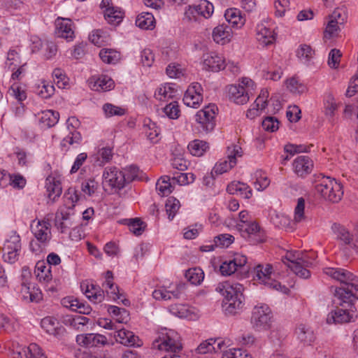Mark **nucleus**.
<instances>
[{
	"instance_id": "774afa93",
	"label": "nucleus",
	"mask_w": 358,
	"mask_h": 358,
	"mask_svg": "<svg viewBox=\"0 0 358 358\" xmlns=\"http://www.w3.org/2000/svg\"><path fill=\"white\" fill-rule=\"evenodd\" d=\"M96 85H98L101 90L107 91L110 90L113 87L114 82L110 78L106 76H102L96 80Z\"/></svg>"
},
{
	"instance_id": "680f3d73",
	"label": "nucleus",
	"mask_w": 358,
	"mask_h": 358,
	"mask_svg": "<svg viewBox=\"0 0 358 358\" xmlns=\"http://www.w3.org/2000/svg\"><path fill=\"white\" fill-rule=\"evenodd\" d=\"M262 125L264 130L273 132L278 129L279 122L277 118L268 116L262 121Z\"/></svg>"
},
{
	"instance_id": "e2e57ef3",
	"label": "nucleus",
	"mask_w": 358,
	"mask_h": 358,
	"mask_svg": "<svg viewBox=\"0 0 358 358\" xmlns=\"http://www.w3.org/2000/svg\"><path fill=\"white\" fill-rule=\"evenodd\" d=\"M54 81L59 88H65L67 85V80L65 74L60 69H55L52 72Z\"/></svg>"
},
{
	"instance_id": "0eeeda50",
	"label": "nucleus",
	"mask_w": 358,
	"mask_h": 358,
	"mask_svg": "<svg viewBox=\"0 0 358 358\" xmlns=\"http://www.w3.org/2000/svg\"><path fill=\"white\" fill-rule=\"evenodd\" d=\"M255 271L256 273V278L259 280V283H262L269 288L280 291L285 294H287L289 292V289L287 287L281 285L279 282L272 278L271 275L273 269L271 264H258L255 268Z\"/></svg>"
},
{
	"instance_id": "c03bdc74",
	"label": "nucleus",
	"mask_w": 358,
	"mask_h": 358,
	"mask_svg": "<svg viewBox=\"0 0 358 358\" xmlns=\"http://www.w3.org/2000/svg\"><path fill=\"white\" fill-rule=\"evenodd\" d=\"M101 60L107 64H115L120 58V54L113 49H102L99 52Z\"/></svg>"
},
{
	"instance_id": "f3484780",
	"label": "nucleus",
	"mask_w": 358,
	"mask_h": 358,
	"mask_svg": "<svg viewBox=\"0 0 358 358\" xmlns=\"http://www.w3.org/2000/svg\"><path fill=\"white\" fill-rule=\"evenodd\" d=\"M80 123L76 117H71L66 120L67 128L69 130V135L64 138L61 142V146L66 147L68 145L74 143L79 144L81 141L80 134L76 131Z\"/></svg>"
},
{
	"instance_id": "e433bc0d",
	"label": "nucleus",
	"mask_w": 358,
	"mask_h": 358,
	"mask_svg": "<svg viewBox=\"0 0 358 358\" xmlns=\"http://www.w3.org/2000/svg\"><path fill=\"white\" fill-rule=\"evenodd\" d=\"M295 334L297 338L304 344L310 343L315 338L313 331L309 327L303 324L298 326Z\"/></svg>"
},
{
	"instance_id": "9d476101",
	"label": "nucleus",
	"mask_w": 358,
	"mask_h": 358,
	"mask_svg": "<svg viewBox=\"0 0 358 358\" xmlns=\"http://www.w3.org/2000/svg\"><path fill=\"white\" fill-rule=\"evenodd\" d=\"M356 291H358V285L357 282H352L344 287L336 288L334 296L339 301L338 303L341 306L356 310L354 305V301L357 298Z\"/></svg>"
},
{
	"instance_id": "f257e3e1",
	"label": "nucleus",
	"mask_w": 358,
	"mask_h": 358,
	"mask_svg": "<svg viewBox=\"0 0 358 358\" xmlns=\"http://www.w3.org/2000/svg\"><path fill=\"white\" fill-rule=\"evenodd\" d=\"M215 290L224 296L222 307L227 314L234 315L242 309L244 301L243 285L224 282L218 284Z\"/></svg>"
},
{
	"instance_id": "79ce46f5",
	"label": "nucleus",
	"mask_w": 358,
	"mask_h": 358,
	"mask_svg": "<svg viewBox=\"0 0 358 358\" xmlns=\"http://www.w3.org/2000/svg\"><path fill=\"white\" fill-rule=\"evenodd\" d=\"M59 119V114L58 112L48 110L42 112L40 122L48 127H52L58 122Z\"/></svg>"
},
{
	"instance_id": "de8ad7c7",
	"label": "nucleus",
	"mask_w": 358,
	"mask_h": 358,
	"mask_svg": "<svg viewBox=\"0 0 358 358\" xmlns=\"http://www.w3.org/2000/svg\"><path fill=\"white\" fill-rule=\"evenodd\" d=\"M97 189V183L93 179H88L84 180L81 184V194L82 196H91L96 193Z\"/></svg>"
},
{
	"instance_id": "412c9836",
	"label": "nucleus",
	"mask_w": 358,
	"mask_h": 358,
	"mask_svg": "<svg viewBox=\"0 0 358 358\" xmlns=\"http://www.w3.org/2000/svg\"><path fill=\"white\" fill-rule=\"evenodd\" d=\"M326 275L335 279L341 283L346 285L352 282H357L358 277L353 275L352 273L341 268H326L324 269Z\"/></svg>"
},
{
	"instance_id": "4d7b16f0",
	"label": "nucleus",
	"mask_w": 358,
	"mask_h": 358,
	"mask_svg": "<svg viewBox=\"0 0 358 358\" xmlns=\"http://www.w3.org/2000/svg\"><path fill=\"white\" fill-rule=\"evenodd\" d=\"M106 34L100 29H96L92 31L90 35V41L95 45L101 46L106 41Z\"/></svg>"
},
{
	"instance_id": "423d86ee",
	"label": "nucleus",
	"mask_w": 358,
	"mask_h": 358,
	"mask_svg": "<svg viewBox=\"0 0 358 358\" xmlns=\"http://www.w3.org/2000/svg\"><path fill=\"white\" fill-rule=\"evenodd\" d=\"M272 312L266 304H259L255 306L251 317V324L256 331H267L271 327L273 322Z\"/></svg>"
},
{
	"instance_id": "6ab92c4d",
	"label": "nucleus",
	"mask_w": 358,
	"mask_h": 358,
	"mask_svg": "<svg viewBox=\"0 0 358 358\" xmlns=\"http://www.w3.org/2000/svg\"><path fill=\"white\" fill-rule=\"evenodd\" d=\"M331 229L333 233L336 235L337 239L341 241L345 245L355 248H358V241L344 226L334 222L332 224Z\"/></svg>"
},
{
	"instance_id": "a19ab883",
	"label": "nucleus",
	"mask_w": 358,
	"mask_h": 358,
	"mask_svg": "<svg viewBox=\"0 0 358 358\" xmlns=\"http://www.w3.org/2000/svg\"><path fill=\"white\" fill-rule=\"evenodd\" d=\"M168 176H162L156 182V190L159 195L168 196L171 193L173 186Z\"/></svg>"
},
{
	"instance_id": "72a5a7b5",
	"label": "nucleus",
	"mask_w": 358,
	"mask_h": 358,
	"mask_svg": "<svg viewBox=\"0 0 358 358\" xmlns=\"http://www.w3.org/2000/svg\"><path fill=\"white\" fill-rule=\"evenodd\" d=\"M287 196L296 201H306L310 200L309 195L306 189L299 185H292L286 190Z\"/></svg>"
},
{
	"instance_id": "13d9d810",
	"label": "nucleus",
	"mask_w": 358,
	"mask_h": 358,
	"mask_svg": "<svg viewBox=\"0 0 358 358\" xmlns=\"http://www.w3.org/2000/svg\"><path fill=\"white\" fill-rule=\"evenodd\" d=\"M287 85L289 90L294 94H302L306 90V87L294 78L287 80Z\"/></svg>"
},
{
	"instance_id": "393cba45",
	"label": "nucleus",
	"mask_w": 358,
	"mask_h": 358,
	"mask_svg": "<svg viewBox=\"0 0 358 358\" xmlns=\"http://www.w3.org/2000/svg\"><path fill=\"white\" fill-rule=\"evenodd\" d=\"M313 167V162L308 156H299L293 162L294 171L299 177L303 178L310 173Z\"/></svg>"
},
{
	"instance_id": "5fc2aeb1",
	"label": "nucleus",
	"mask_w": 358,
	"mask_h": 358,
	"mask_svg": "<svg viewBox=\"0 0 358 358\" xmlns=\"http://www.w3.org/2000/svg\"><path fill=\"white\" fill-rule=\"evenodd\" d=\"M313 54L314 50L310 45L306 44L301 45L296 52L298 58L304 63L308 62L313 57Z\"/></svg>"
},
{
	"instance_id": "09e8293b",
	"label": "nucleus",
	"mask_w": 358,
	"mask_h": 358,
	"mask_svg": "<svg viewBox=\"0 0 358 358\" xmlns=\"http://www.w3.org/2000/svg\"><path fill=\"white\" fill-rule=\"evenodd\" d=\"M176 90H175L170 85H166L159 87L157 92L155 93V96L160 101H166L169 99H172L176 96Z\"/></svg>"
},
{
	"instance_id": "864d4df0",
	"label": "nucleus",
	"mask_w": 358,
	"mask_h": 358,
	"mask_svg": "<svg viewBox=\"0 0 358 358\" xmlns=\"http://www.w3.org/2000/svg\"><path fill=\"white\" fill-rule=\"evenodd\" d=\"M102 108L106 117H110L114 115L122 116L125 114L124 108L109 103H105Z\"/></svg>"
},
{
	"instance_id": "c756f323",
	"label": "nucleus",
	"mask_w": 358,
	"mask_h": 358,
	"mask_svg": "<svg viewBox=\"0 0 358 358\" xmlns=\"http://www.w3.org/2000/svg\"><path fill=\"white\" fill-rule=\"evenodd\" d=\"M16 358H48L42 349L36 343H31L17 352Z\"/></svg>"
},
{
	"instance_id": "f03ea898",
	"label": "nucleus",
	"mask_w": 358,
	"mask_h": 358,
	"mask_svg": "<svg viewBox=\"0 0 358 358\" xmlns=\"http://www.w3.org/2000/svg\"><path fill=\"white\" fill-rule=\"evenodd\" d=\"M314 257L302 251H287L282 257L285 265L291 269L297 276L306 279L310 276L308 268L313 262Z\"/></svg>"
},
{
	"instance_id": "bf43d9fd",
	"label": "nucleus",
	"mask_w": 358,
	"mask_h": 358,
	"mask_svg": "<svg viewBox=\"0 0 358 358\" xmlns=\"http://www.w3.org/2000/svg\"><path fill=\"white\" fill-rule=\"evenodd\" d=\"M2 251L4 262L13 264L17 261L20 251H14L8 247H3Z\"/></svg>"
},
{
	"instance_id": "49530a36",
	"label": "nucleus",
	"mask_w": 358,
	"mask_h": 358,
	"mask_svg": "<svg viewBox=\"0 0 358 358\" xmlns=\"http://www.w3.org/2000/svg\"><path fill=\"white\" fill-rule=\"evenodd\" d=\"M344 21V19L341 21L329 20L324 33V38H331L337 36L340 31L339 24H343Z\"/></svg>"
},
{
	"instance_id": "58836bf2",
	"label": "nucleus",
	"mask_w": 358,
	"mask_h": 358,
	"mask_svg": "<svg viewBox=\"0 0 358 358\" xmlns=\"http://www.w3.org/2000/svg\"><path fill=\"white\" fill-rule=\"evenodd\" d=\"M155 24V20L153 15L148 12L142 13L136 20V26L143 29H152L154 28Z\"/></svg>"
},
{
	"instance_id": "8fccbe9b",
	"label": "nucleus",
	"mask_w": 358,
	"mask_h": 358,
	"mask_svg": "<svg viewBox=\"0 0 358 358\" xmlns=\"http://www.w3.org/2000/svg\"><path fill=\"white\" fill-rule=\"evenodd\" d=\"M108 312L117 317L116 322L118 323L127 322L129 313L125 308H121L115 306H110L108 308Z\"/></svg>"
},
{
	"instance_id": "2eb2a0df",
	"label": "nucleus",
	"mask_w": 358,
	"mask_h": 358,
	"mask_svg": "<svg viewBox=\"0 0 358 358\" xmlns=\"http://www.w3.org/2000/svg\"><path fill=\"white\" fill-rule=\"evenodd\" d=\"M213 11L214 6L212 3L207 0H201L198 5L189 6L185 10V15L189 20L194 18L196 15L208 18L212 15Z\"/></svg>"
},
{
	"instance_id": "338daca9",
	"label": "nucleus",
	"mask_w": 358,
	"mask_h": 358,
	"mask_svg": "<svg viewBox=\"0 0 358 358\" xmlns=\"http://www.w3.org/2000/svg\"><path fill=\"white\" fill-rule=\"evenodd\" d=\"M234 241V237L228 234H220L215 238V243L217 246L228 247Z\"/></svg>"
},
{
	"instance_id": "bb28decb",
	"label": "nucleus",
	"mask_w": 358,
	"mask_h": 358,
	"mask_svg": "<svg viewBox=\"0 0 358 358\" xmlns=\"http://www.w3.org/2000/svg\"><path fill=\"white\" fill-rule=\"evenodd\" d=\"M77 342L87 347H97L99 345H105L108 343L105 336L99 334H87L77 336Z\"/></svg>"
},
{
	"instance_id": "3c124183",
	"label": "nucleus",
	"mask_w": 358,
	"mask_h": 358,
	"mask_svg": "<svg viewBox=\"0 0 358 358\" xmlns=\"http://www.w3.org/2000/svg\"><path fill=\"white\" fill-rule=\"evenodd\" d=\"M202 100V94H192L189 92H185L182 99L186 106L192 108H197Z\"/></svg>"
},
{
	"instance_id": "7ed1b4c3",
	"label": "nucleus",
	"mask_w": 358,
	"mask_h": 358,
	"mask_svg": "<svg viewBox=\"0 0 358 358\" xmlns=\"http://www.w3.org/2000/svg\"><path fill=\"white\" fill-rule=\"evenodd\" d=\"M179 338L178 334L173 331L162 332L153 341L152 348L168 353L162 358H181L179 354L182 347Z\"/></svg>"
},
{
	"instance_id": "cd10ccee",
	"label": "nucleus",
	"mask_w": 358,
	"mask_h": 358,
	"mask_svg": "<svg viewBox=\"0 0 358 358\" xmlns=\"http://www.w3.org/2000/svg\"><path fill=\"white\" fill-rule=\"evenodd\" d=\"M256 31L257 39L263 45L267 46L274 43L275 36L273 31L263 22L257 24Z\"/></svg>"
},
{
	"instance_id": "473e14b6",
	"label": "nucleus",
	"mask_w": 358,
	"mask_h": 358,
	"mask_svg": "<svg viewBox=\"0 0 358 358\" xmlns=\"http://www.w3.org/2000/svg\"><path fill=\"white\" fill-rule=\"evenodd\" d=\"M41 325L48 334L55 336L59 335L63 330L57 320L52 317H46L42 319Z\"/></svg>"
},
{
	"instance_id": "1a4fd4ad",
	"label": "nucleus",
	"mask_w": 358,
	"mask_h": 358,
	"mask_svg": "<svg viewBox=\"0 0 358 358\" xmlns=\"http://www.w3.org/2000/svg\"><path fill=\"white\" fill-rule=\"evenodd\" d=\"M71 205L64 204L57 211L55 218V226L62 234H65L73 226V207Z\"/></svg>"
},
{
	"instance_id": "9b49d317",
	"label": "nucleus",
	"mask_w": 358,
	"mask_h": 358,
	"mask_svg": "<svg viewBox=\"0 0 358 358\" xmlns=\"http://www.w3.org/2000/svg\"><path fill=\"white\" fill-rule=\"evenodd\" d=\"M217 110L215 104H210L202 110H199L196 115V122L200 125L203 131L209 133L215 126V111Z\"/></svg>"
},
{
	"instance_id": "6e6552de",
	"label": "nucleus",
	"mask_w": 358,
	"mask_h": 358,
	"mask_svg": "<svg viewBox=\"0 0 358 358\" xmlns=\"http://www.w3.org/2000/svg\"><path fill=\"white\" fill-rule=\"evenodd\" d=\"M236 227L241 237L250 244L256 245L262 243L265 240L264 230L255 221L245 224H237Z\"/></svg>"
},
{
	"instance_id": "0e129e2a",
	"label": "nucleus",
	"mask_w": 358,
	"mask_h": 358,
	"mask_svg": "<svg viewBox=\"0 0 358 358\" xmlns=\"http://www.w3.org/2000/svg\"><path fill=\"white\" fill-rule=\"evenodd\" d=\"M342 56L341 51L338 49H332L328 58V64L331 68L337 69L340 62V59Z\"/></svg>"
},
{
	"instance_id": "4c0bfd02",
	"label": "nucleus",
	"mask_w": 358,
	"mask_h": 358,
	"mask_svg": "<svg viewBox=\"0 0 358 358\" xmlns=\"http://www.w3.org/2000/svg\"><path fill=\"white\" fill-rule=\"evenodd\" d=\"M187 148L192 155L201 157L209 149V146L207 142L196 139L189 143Z\"/></svg>"
},
{
	"instance_id": "c85d7f7f",
	"label": "nucleus",
	"mask_w": 358,
	"mask_h": 358,
	"mask_svg": "<svg viewBox=\"0 0 358 358\" xmlns=\"http://www.w3.org/2000/svg\"><path fill=\"white\" fill-rule=\"evenodd\" d=\"M231 28L228 25L222 24L213 29V38L217 43L225 44L231 41Z\"/></svg>"
},
{
	"instance_id": "5701e85b",
	"label": "nucleus",
	"mask_w": 358,
	"mask_h": 358,
	"mask_svg": "<svg viewBox=\"0 0 358 358\" xmlns=\"http://www.w3.org/2000/svg\"><path fill=\"white\" fill-rule=\"evenodd\" d=\"M55 34L58 37L72 40L74 31L72 29V21L69 18L58 17L55 21Z\"/></svg>"
},
{
	"instance_id": "a878e982",
	"label": "nucleus",
	"mask_w": 358,
	"mask_h": 358,
	"mask_svg": "<svg viewBox=\"0 0 358 358\" xmlns=\"http://www.w3.org/2000/svg\"><path fill=\"white\" fill-rule=\"evenodd\" d=\"M229 96L231 100L237 104H245L249 100L248 90L241 85H232L229 87Z\"/></svg>"
},
{
	"instance_id": "052dcab7",
	"label": "nucleus",
	"mask_w": 358,
	"mask_h": 358,
	"mask_svg": "<svg viewBox=\"0 0 358 358\" xmlns=\"http://www.w3.org/2000/svg\"><path fill=\"white\" fill-rule=\"evenodd\" d=\"M164 113L170 119H177L179 117L180 110L176 101H173L163 108Z\"/></svg>"
},
{
	"instance_id": "6e6d98bb",
	"label": "nucleus",
	"mask_w": 358,
	"mask_h": 358,
	"mask_svg": "<svg viewBox=\"0 0 358 358\" xmlns=\"http://www.w3.org/2000/svg\"><path fill=\"white\" fill-rule=\"evenodd\" d=\"M236 164V161L234 160V156H231V159H229V161L224 160L215 164L213 171L217 174H222L233 168Z\"/></svg>"
},
{
	"instance_id": "20e7f679",
	"label": "nucleus",
	"mask_w": 358,
	"mask_h": 358,
	"mask_svg": "<svg viewBox=\"0 0 358 358\" xmlns=\"http://www.w3.org/2000/svg\"><path fill=\"white\" fill-rule=\"evenodd\" d=\"M103 178L105 182L115 189V192H117L120 198L129 199L134 197L135 191L128 186L126 176L123 171L118 170L116 167L106 169L103 173Z\"/></svg>"
},
{
	"instance_id": "aec40b11",
	"label": "nucleus",
	"mask_w": 358,
	"mask_h": 358,
	"mask_svg": "<svg viewBox=\"0 0 358 358\" xmlns=\"http://www.w3.org/2000/svg\"><path fill=\"white\" fill-rule=\"evenodd\" d=\"M114 336L120 343L129 347H141L143 342L134 332L126 329H120L115 331Z\"/></svg>"
},
{
	"instance_id": "a18cd8bd",
	"label": "nucleus",
	"mask_w": 358,
	"mask_h": 358,
	"mask_svg": "<svg viewBox=\"0 0 358 358\" xmlns=\"http://www.w3.org/2000/svg\"><path fill=\"white\" fill-rule=\"evenodd\" d=\"M185 278L193 285H199L203 280L204 273L198 268L188 269L185 273Z\"/></svg>"
},
{
	"instance_id": "f8f14e48",
	"label": "nucleus",
	"mask_w": 358,
	"mask_h": 358,
	"mask_svg": "<svg viewBox=\"0 0 358 358\" xmlns=\"http://www.w3.org/2000/svg\"><path fill=\"white\" fill-rule=\"evenodd\" d=\"M247 263V257L242 255H236L232 259L225 261L220 266V271L222 275H231L236 272L246 271L245 266Z\"/></svg>"
},
{
	"instance_id": "b1692460",
	"label": "nucleus",
	"mask_w": 358,
	"mask_h": 358,
	"mask_svg": "<svg viewBox=\"0 0 358 358\" xmlns=\"http://www.w3.org/2000/svg\"><path fill=\"white\" fill-rule=\"evenodd\" d=\"M20 293L22 300L27 303H38L42 299L41 290L34 286L31 287L27 283L21 284Z\"/></svg>"
},
{
	"instance_id": "39448f33",
	"label": "nucleus",
	"mask_w": 358,
	"mask_h": 358,
	"mask_svg": "<svg viewBox=\"0 0 358 358\" xmlns=\"http://www.w3.org/2000/svg\"><path fill=\"white\" fill-rule=\"evenodd\" d=\"M318 183L315 185L316 192L326 201H339L343 192L341 183L330 177L318 176Z\"/></svg>"
},
{
	"instance_id": "dca6fc26",
	"label": "nucleus",
	"mask_w": 358,
	"mask_h": 358,
	"mask_svg": "<svg viewBox=\"0 0 358 358\" xmlns=\"http://www.w3.org/2000/svg\"><path fill=\"white\" fill-rule=\"evenodd\" d=\"M35 221L31 224V231L36 240L41 243H47L51 239L50 224L48 221Z\"/></svg>"
},
{
	"instance_id": "4be33fe9",
	"label": "nucleus",
	"mask_w": 358,
	"mask_h": 358,
	"mask_svg": "<svg viewBox=\"0 0 358 358\" xmlns=\"http://www.w3.org/2000/svg\"><path fill=\"white\" fill-rule=\"evenodd\" d=\"M203 66L207 71H219L224 69L227 64L221 56L215 52H210L203 55Z\"/></svg>"
},
{
	"instance_id": "7c9ffc66",
	"label": "nucleus",
	"mask_w": 358,
	"mask_h": 358,
	"mask_svg": "<svg viewBox=\"0 0 358 358\" xmlns=\"http://www.w3.org/2000/svg\"><path fill=\"white\" fill-rule=\"evenodd\" d=\"M45 187L49 199L55 201L62 194V188L59 180L48 177L45 180Z\"/></svg>"
},
{
	"instance_id": "c9c22d12",
	"label": "nucleus",
	"mask_w": 358,
	"mask_h": 358,
	"mask_svg": "<svg viewBox=\"0 0 358 358\" xmlns=\"http://www.w3.org/2000/svg\"><path fill=\"white\" fill-rule=\"evenodd\" d=\"M170 313L180 318L193 319V310L185 304H174L169 307Z\"/></svg>"
},
{
	"instance_id": "f704fd0d",
	"label": "nucleus",
	"mask_w": 358,
	"mask_h": 358,
	"mask_svg": "<svg viewBox=\"0 0 358 358\" xmlns=\"http://www.w3.org/2000/svg\"><path fill=\"white\" fill-rule=\"evenodd\" d=\"M90 319L87 317L76 315H66L64 319V323L66 325H69L73 328L83 331L85 326L88 324Z\"/></svg>"
},
{
	"instance_id": "2f4dec72",
	"label": "nucleus",
	"mask_w": 358,
	"mask_h": 358,
	"mask_svg": "<svg viewBox=\"0 0 358 358\" xmlns=\"http://www.w3.org/2000/svg\"><path fill=\"white\" fill-rule=\"evenodd\" d=\"M81 289L86 296L95 303L101 302L104 299L103 291L93 284H82Z\"/></svg>"
},
{
	"instance_id": "ea45409f",
	"label": "nucleus",
	"mask_w": 358,
	"mask_h": 358,
	"mask_svg": "<svg viewBox=\"0 0 358 358\" xmlns=\"http://www.w3.org/2000/svg\"><path fill=\"white\" fill-rule=\"evenodd\" d=\"M124 224H127L130 231L136 236L141 235L146 227V224L138 217L126 219L124 220Z\"/></svg>"
},
{
	"instance_id": "ddd939ff",
	"label": "nucleus",
	"mask_w": 358,
	"mask_h": 358,
	"mask_svg": "<svg viewBox=\"0 0 358 358\" xmlns=\"http://www.w3.org/2000/svg\"><path fill=\"white\" fill-rule=\"evenodd\" d=\"M185 284L179 283L173 287L172 284L169 286L163 285L159 289L154 290L152 296L157 300H170L172 298L178 299L182 293Z\"/></svg>"
},
{
	"instance_id": "603ef678",
	"label": "nucleus",
	"mask_w": 358,
	"mask_h": 358,
	"mask_svg": "<svg viewBox=\"0 0 358 358\" xmlns=\"http://www.w3.org/2000/svg\"><path fill=\"white\" fill-rule=\"evenodd\" d=\"M3 247L10 248L14 251H20L22 245L20 236L15 231L12 232L9 238L5 241Z\"/></svg>"
},
{
	"instance_id": "4468645a",
	"label": "nucleus",
	"mask_w": 358,
	"mask_h": 358,
	"mask_svg": "<svg viewBox=\"0 0 358 358\" xmlns=\"http://www.w3.org/2000/svg\"><path fill=\"white\" fill-rule=\"evenodd\" d=\"M357 317L356 310L349 308H338L328 314V324H342L355 321Z\"/></svg>"
},
{
	"instance_id": "37998d69",
	"label": "nucleus",
	"mask_w": 358,
	"mask_h": 358,
	"mask_svg": "<svg viewBox=\"0 0 358 358\" xmlns=\"http://www.w3.org/2000/svg\"><path fill=\"white\" fill-rule=\"evenodd\" d=\"M226 20L233 26L243 25L244 20L241 15V11L236 8L227 9L224 13Z\"/></svg>"
},
{
	"instance_id": "69168bd1",
	"label": "nucleus",
	"mask_w": 358,
	"mask_h": 358,
	"mask_svg": "<svg viewBox=\"0 0 358 358\" xmlns=\"http://www.w3.org/2000/svg\"><path fill=\"white\" fill-rule=\"evenodd\" d=\"M64 198L67 201H80L87 200L85 196H82L81 193H78L74 187H69L64 194Z\"/></svg>"
},
{
	"instance_id": "a211bd4d",
	"label": "nucleus",
	"mask_w": 358,
	"mask_h": 358,
	"mask_svg": "<svg viewBox=\"0 0 358 358\" xmlns=\"http://www.w3.org/2000/svg\"><path fill=\"white\" fill-rule=\"evenodd\" d=\"M101 8H106L104 17L110 24H118L123 18V12L118 7L113 6L112 0H102Z\"/></svg>"
}]
</instances>
